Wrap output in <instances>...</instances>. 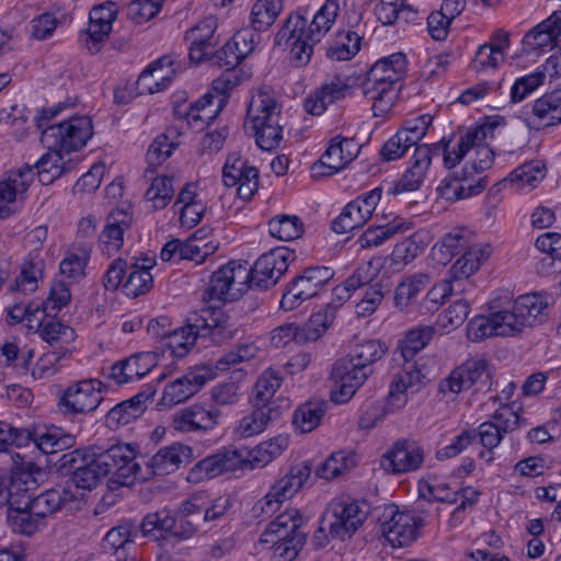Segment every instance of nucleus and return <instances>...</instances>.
<instances>
[{
	"label": "nucleus",
	"instance_id": "nucleus-1",
	"mask_svg": "<svg viewBox=\"0 0 561 561\" xmlns=\"http://www.w3.org/2000/svg\"><path fill=\"white\" fill-rule=\"evenodd\" d=\"M339 12V0H325L310 23L299 12L290 13L275 36V44L290 42V60L304 67L310 62L313 46L330 31Z\"/></svg>",
	"mask_w": 561,
	"mask_h": 561
},
{
	"label": "nucleus",
	"instance_id": "nucleus-2",
	"mask_svg": "<svg viewBox=\"0 0 561 561\" xmlns=\"http://www.w3.org/2000/svg\"><path fill=\"white\" fill-rule=\"evenodd\" d=\"M236 331L230 316L219 307H208L191 312L186 317L185 325L173 329L162 344L172 357L182 358L198 337H208L214 343L221 344L230 341Z\"/></svg>",
	"mask_w": 561,
	"mask_h": 561
},
{
	"label": "nucleus",
	"instance_id": "nucleus-3",
	"mask_svg": "<svg viewBox=\"0 0 561 561\" xmlns=\"http://www.w3.org/2000/svg\"><path fill=\"white\" fill-rule=\"evenodd\" d=\"M407 57L396 53L376 61L367 73L363 93L373 102L374 116H383L392 107L407 73Z\"/></svg>",
	"mask_w": 561,
	"mask_h": 561
},
{
	"label": "nucleus",
	"instance_id": "nucleus-4",
	"mask_svg": "<svg viewBox=\"0 0 561 561\" xmlns=\"http://www.w3.org/2000/svg\"><path fill=\"white\" fill-rule=\"evenodd\" d=\"M59 103L49 108H43L35 118L42 129L41 141L45 147H59L67 153L82 148L92 136V123L87 116H72L59 124L48 125L64 108Z\"/></svg>",
	"mask_w": 561,
	"mask_h": 561
},
{
	"label": "nucleus",
	"instance_id": "nucleus-5",
	"mask_svg": "<svg viewBox=\"0 0 561 561\" xmlns=\"http://www.w3.org/2000/svg\"><path fill=\"white\" fill-rule=\"evenodd\" d=\"M504 123L505 119L499 116L467 130L460 136L457 148L453 150H449L450 139L448 141L444 140L443 154L445 167L447 169L455 168L471 149H476V158L470 165V170L482 172L489 169L493 163L494 152L488 145H484V142L488 137L493 138L495 128L504 125Z\"/></svg>",
	"mask_w": 561,
	"mask_h": 561
},
{
	"label": "nucleus",
	"instance_id": "nucleus-6",
	"mask_svg": "<svg viewBox=\"0 0 561 561\" xmlns=\"http://www.w3.org/2000/svg\"><path fill=\"white\" fill-rule=\"evenodd\" d=\"M282 106L268 91L252 98L247 116L252 123L256 145L266 151L276 149L283 139Z\"/></svg>",
	"mask_w": 561,
	"mask_h": 561
},
{
	"label": "nucleus",
	"instance_id": "nucleus-7",
	"mask_svg": "<svg viewBox=\"0 0 561 561\" xmlns=\"http://www.w3.org/2000/svg\"><path fill=\"white\" fill-rule=\"evenodd\" d=\"M304 517L296 508H290L279 514L272 520L265 531L264 536L273 537L266 538L265 541H273L275 550L278 552L282 561H293L304 547L307 534L301 530Z\"/></svg>",
	"mask_w": 561,
	"mask_h": 561
},
{
	"label": "nucleus",
	"instance_id": "nucleus-8",
	"mask_svg": "<svg viewBox=\"0 0 561 561\" xmlns=\"http://www.w3.org/2000/svg\"><path fill=\"white\" fill-rule=\"evenodd\" d=\"M99 459V468L105 473L113 474V481L123 486L133 485L136 481L148 480V474H142V468L136 461V451L128 444H115L111 447L95 451Z\"/></svg>",
	"mask_w": 561,
	"mask_h": 561
},
{
	"label": "nucleus",
	"instance_id": "nucleus-9",
	"mask_svg": "<svg viewBox=\"0 0 561 561\" xmlns=\"http://www.w3.org/2000/svg\"><path fill=\"white\" fill-rule=\"evenodd\" d=\"M503 308L513 336L527 328L545 323L549 318L550 297L538 293L522 295Z\"/></svg>",
	"mask_w": 561,
	"mask_h": 561
},
{
	"label": "nucleus",
	"instance_id": "nucleus-10",
	"mask_svg": "<svg viewBox=\"0 0 561 561\" xmlns=\"http://www.w3.org/2000/svg\"><path fill=\"white\" fill-rule=\"evenodd\" d=\"M333 276V270L328 266L305 268L287 285L280 299V308L286 311L296 309L304 301L316 297Z\"/></svg>",
	"mask_w": 561,
	"mask_h": 561
},
{
	"label": "nucleus",
	"instance_id": "nucleus-11",
	"mask_svg": "<svg viewBox=\"0 0 561 561\" xmlns=\"http://www.w3.org/2000/svg\"><path fill=\"white\" fill-rule=\"evenodd\" d=\"M370 506L366 501L339 502L331 506L322 517L328 524L332 539L350 538L366 520Z\"/></svg>",
	"mask_w": 561,
	"mask_h": 561
},
{
	"label": "nucleus",
	"instance_id": "nucleus-12",
	"mask_svg": "<svg viewBox=\"0 0 561 561\" xmlns=\"http://www.w3.org/2000/svg\"><path fill=\"white\" fill-rule=\"evenodd\" d=\"M370 506L366 501L339 502L331 506L322 517L328 524L332 539L350 538L366 520Z\"/></svg>",
	"mask_w": 561,
	"mask_h": 561
},
{
	"label": "nucleus",
	"instance_id": "nucleus-13",
	"mask_svg": "<svg viewBox=\"0 0 561 561\" xmlns=\"http://www.w3.org/2000/svg\"><path fill=\"white\" fill-rule=\"evenodd\" d=\"M103 383L98 379H85L67 387L59 397L58 408L65 415L88 414L103 401Z\"/></svg>",
	"mask_w": 561,
	"mask_h": 561
},
{
	"label": "nucleus",
	"instance_id": "nucleus-14",
	"mask_svg": "<svg viewBox=\"0 0 561 561\" xmlns=\"http://www.w3.org/2000/svg\"><path fill=\"white\" fill-rule=\"evenodd\" d=\"M424 524V519L415 513L400 512L392 505L383 512L381 531L393 548H401L411 545L417 538L419 530Z\"/></svg>",
	"mask_w": 561,
	"mask_h": 561
},
{
	"label": "nucleus",
	"instance_id": "nucleus-15",
	"mask_svg": "<svg viewBox=\"0 0 561 561\" xmlns=\"http://www.w3.org/2000/svg\"><path fill=\"white\" fill-rule=\"evenodd\" d=\"M296 260L295 251L278 247L262 254L252 268V288L266 290L273 287Z\"/></svg>",
	"mask_w": 561,
	"mask_h": 561
},
{
	"label": "nucleus",
	"instance_id": "nucleus-16",
	"mask_svg": "<svg viewBox=\"0 0 561 561\" xmlns=\"http://www.w3.org/2000/svg\"><path fill=\"white\" fill-rule=\"evenodd\" d=\"M373 373L374 368L362 369L346 358L336 360L331 370V400L337 404L348 402Z\"/></svg>",
	"mask_w": 561,
	"mask_h": 561
},
{
	"label": "nucleus",
	"instance_id": "nucleus-17",
	"mask_svg": "<svg viewBox=\"0 0 561 561\" xmlns=\"http://www.w3.org/2000/svg\"><path fill=\"white\" fill-rule=\"evenodd\" d=\"M424 461V449L408 438L396 440L382 455L380 465L389 473L402 474L417 470Z\"/></svg>",
	"mask_w": 561,
	"mask_h": 561
},
{
	"label": "nucleus",
	"instance_id": "nucleus-18",
	"mask_svg": "<svg viewBox=\"0 0 561 561\" xmlns=\"http://www.w3.org/2000/svg\"><path fill=\"white\" fill-rule=\"evenodd\" d=\"M242 468V457L238 448L228 447L197 461L188 471L187 481L198 483L214 479L225 472Z\"/></svg>",
	"mask_w": 561,
	"mask_h": 561
},
{
	"label": "nucleus",
	"instance_id": "nucleus-19",
	"mask_svg": "<svg viewBox=\"0 0 561 561\" xmlns=\"http://www.w3.org/2000/svg\"><path fill=\"white\" fill-rule=\"evenodd\" d=\"M215 377L211 368L199 366L165 385L161 398L164 405H175L188 400Z\"/></svg>",
	"mask_w": 561,
	"mask_h": 561
},
{
	"label": "nucleus",
	"instance_id": "nucleus-20",
	"mask_svg": "<svg viewBox=\"0 0 561 561\" xmlns=\"http://www.w3.org/2000/svg\"><path fill=\"white\" fill-rule=\"evenodd\" d=\"M444 139L432 146L422 144L416 146L412 157L411 165L402 174L401 179L394 184L391 193L397 195L403 192H413L420 188L425 180L426 173L432 163L434 154H439L443 151Z\"/></svg>",
	"mask_w": 561,
	"mask_h": 561
},
{
	"label": "nucleus",
	"instance_id": "nucleus-21",
	"mask_svg": "<svg viewBox=\"0 0 561 561\" xmlns=\"http://www.w3.org/2000/svg\"><path fill=\"white\" fill-rule=\"evenodd\" d=\"M222 181L228 187L238 185V196L250 201L259 187V170L241 157L230 154L222 168Z\"/></svg>",
	"mask_w": 561,
	"mask_h": 561
},
{
	"label": "nucleus",
	"instance_id": "nucleus-22",
	"mask_svg": "<svg viewBox=\"0 0 561 561\" xmlns=\"http://www.w3.org/2000/svg\"><path fill=\"white\" fill-rule=\"evenodd\" d=\"M523 121L534 130H541L561 124V91L545 93L535 100L530 110L523 112Z\"/></svg>",
	"mask_w": 561,
	"mask_h": 561
},
{
	"label": "nucleus",
	"instance_id": "nucleus-23",
	"mask_svg": "<svg viewBox=\"0 0 561 561\" xmlns=\"http://www.w3.org/2000/svg\"><path fill=\"white\" fill-rule=\"evenodd\" d=\"M194 458L192 447L174 443L160 448L153 456L146 461V468L142 474H148V480L153 476H164L178 470L181 465L191 462Z\"/></svg>",
	"mask_w": 561,
	"mask_h": 561
},
{
	"label": "nucleus",
	"instance_id": "nucleus-24",
	"mask_svg": "<svg viewBox=\"0 0 561 561\" xmlns=\"http://www.w3.org/2000/svg\"><path fill=\"white\" fill-rule=\"evenodd\" d=\"M490 309L489 316H477L469 321L467 335L470 341L479 342L492 336H513L502 305L493 300Z\"/></svg>",
	"mask_w": 561,
	"mask_h": 561
},
{
	"label": "nucleus",
	"instance_id": "nucleus-25",
	"mask_svg": "<svg viewBox=\"0 0 561 561\" xmlns=\"http://www.w3.org/2000/svg\"><path fill=\"white\" fill-rule=\"evenodd\" d=\"M409 389L401 374H396L389 386L386 403L370 404L359 419L360 425L365 427L375 426V424L382 421L387 414L403 408L408 402L407 391Z\"/></svg>",
	"mask_w": 561,
	"mask_h": 561
},
{
	"label": "nucleus",
	"instance_id": "nucleus-26",
	"mask_svg": "<svg viewBox=\"0 0 561 561\" xmlns=\"http://www.w3.org/2000/svg\"><path fill=\"white\" fill-rule=\"evenodd\" d=\"M25 428L30 434L26 438V446L32 442L37 449L46 455H54L76 445V436L57 426L41 424Z\"/></svg>",
	"mask_w": 561,
	"mask_h": 561
},
{
	"label": "nucleus",
	"instance_id": "nucleus-27",
	"mask_svg": "<svg viewBox=\"0 0 561 561\" xmlns=\"http://www.w3.org/2000/svg\"><path fill=\"white\" fill-rule=\"evenodd\" d=\"M359 146L354 138H345L341 136L334 137L325 152L322 154L318 163H314L312 171L327 168V172H320V175H331L343 169L358 153Z\"/></svg>",
	"mask_w": 561,
	"mask_h": 561
},
{
	"label": "nucleus",
	"instance_id": "nucleus-28",
	"mask_svg": "<svg viewBox=\"0 0 561 561\" xmlns=\"http://www.w3.org/2000/svg\"><path fill=\"white\" fill-rule=\"evenodd\" d=\"M220 417L218 409H205L202 405L194 404L178 411L172 419V426L181 433L207 432L213 430Z\"/></svg>",
	"mask_w": 561,
	"mask_h": 561
},
{
	"label": "nucleus",
	"instance_id": "nucleus-29",
	"mask_svg": "<svg viewBox=\"0 0 561 561\" xmlns=\"http://www.w3.org/2000/svg\"><path fill=\"white\" fill-rule=\"evenodd\" d=\"M33 169L28 165L16 171L8 172L0 179V219L12 214L11 205L19 194H23L33 181Z\"/></svg>",
	"mask_w": 561,
	"mask_h": 561
},
{
	"label": "nucleus",
	"instance_id": "nucleus-30",
	"mask_svg": "<svg viewBox=\"0 0 561 561\" xmlns=\"http://www.w3.org/2000/svg\"><path fill=\"white\" fill-rule=\"evenodd\" d=\"M351 92V85L346 79L335 76L330 81L306 98L305 111L311 115H321L330 104L345 99Z\"/></svg>",
	"mask_w": 561,
	"mask_h": 561
},
{
	"label": "nucleus",
	"instance_id": "nucleus-31",
	"mask_svg": "<svg viewBox=\"0 0 561 561\" xmlns=\"http://www.w3.org/2000/svg\"><path fill=\"white\" fill-rule=\"evenodd\" d=\"M133 216L123 209L113 210L99 237L102 251L111 255L119 251L124 244V234L130 228Z\"/></svg>",
	"mask_w": 561,
	"mask_h": 561
},
{
	"label": "nucleus",
	"instance_id": "nucleus-32",
	"mask_svg": "<svg viewBox=\"0 0 561 561\" xmlns=\"http://www.w3.org/2000/svg\"><path fill=\"white\" fill-rule=\"evenodd\" d=\"M470 173L468 167H465L460 175L445 178L438 186L442 197L447 201H460L480 194L488 183L482 178L477 181L470 180Z\"/></svg>",
	"mask_w": 561,
	"mask_h": 561
},
{
	"label": "nucleus",
	"instance_id": "nucleus-33",
	"mask_svg": "<svg viewBox=\"0 0 561 561\" xmlns=\"http://www.w3.org/2000/svg\"><path fill=\"white\" fill-rule=\"evenodd\" d=\"M173 64L172 58L169 56H162L152 61L140 73L137 81L138 87L150 94L165 90L173 79Z\"/></svg>",
	"mask_w": 561,
	"mask_h": 561
},
{
	"label": "nucleus",
	"instance_id": "nucleus-34",
	"mask_svg": "<svg viewBox=\"0 0 561 561\" xmlns=\"http://www.w3.org/2000/svg\"><path fill=\"white\" fill-rule=\"evenodd\" d=\"M289 408L290 402L285 401L280 404H272L270 409L253 407V411L241 419L238 431L243 437L259 434L263 432L270 423L279 420Z\"/></svg>",
	"mask_w": 561,
	"mask_h": 561
},
{
	"label": "nucleus",
	"instance_id": "nucleus-35",
	"mask_svg": "<svg viewBox=\"0 0 561 561\" xmlns=\"http://www.w3.org/2000/svg\"><path fill=\"white\" fill-rule=\"evenodd\" d=\"M151 397L152 393L139 392L130 399L117 403L106 413V426L111 430H117L137 420L145 412L146 402Z\"/></svg>",
	"mask_w": 561,
	"mask_h": 561
},
{
	"label": "nucleus",
	"instance_id": "nucleus-36",
	"mask_svg": "<svg viewBox=\"0 0 561 561\" xmlns=\"http://www.w3.org/2000/svg\"><path fill=\"white\" fill-rule=\"evenodd\" d=\"M282 382L283 377L279 371L273 368L264 370L253 387L251 397L252 405L270 409L272 404H280L283 401L289 402L287 398H275V393L280 388Z\"/></svg>",
	"mask_w": 561,
	"mask_h": 561
},
{
	"label": "nucleus",
	"instance_id": "nucleus-37",
	"mask_svg": "<svg viewBox=\"0 0 561 561\" xmlns=\"http://www.w3.org/2000/svg\"><path fill=\"white\" fill-rule=\"evenodd\" d=\"M288 437L278 435L256 445L252 449L240 448L238 453L242 457V467L262 468L278 457L288 447Z\"/></svg>",
	"mask_w": 561,
	"mask_h": 561
},
{
	"label": "nucleus",
	"instance_id": "nucleus-38",
	"mask_svg": "<svg viewBox=\"0 0 561 561\" xmlns=\"http://www.w3.org/2000/svg\"><path fill=\"white\" fill-rule=\"evenodd\" d=\"M561 35V12H553L548 19L536 25L523 38L527 50L553 47Z\"/></svg>",
	"mask_w": 561,
	"mask_h": 561
},
{
	"label": "nucleus",
	"instance_id": "nucleus-39",
	"mask_svg": "<svg viewBox=\"0 0 561 561\" xmlns=\"http://www.w3.org/2000/svg\"><path fill=\"white\" fill-rule=\"evenodd\" d=\"M37 331L43 341L49 344L51 350H70L77 334L75 329L61 322L55 317L37 320Z\"/></svg>",
	"mask_w": 561,
	"mask_h": 561
},
{
	"label": "nucleus",
	"instance_id": "nucleus-40",
	"mask_svg": "<svg viewBox=\"0 0 561 561\" xmlns=\"http://www.w3.org/2000/svg\"><path fill=\"white\" fill-rule=\"evenodd\" d=\"M253 50V34L241 31L234 34L231 41L218 49L214 57L218 65L229 68H237L245 56Z\"/></svg>",
	"mask_w": 561,
	"mask_h": 561
},
{
	"label": "nucleus",
	"instance_id": "nucleus-41",
	"mask_svg": "<svg viewBox=\"0 0 561 561\" xmlns=\"http://www.w3.org/2000/svg\"><path fill=\"white\" fill-rule=\"evenodd\" d=\"M311 474V467L308 463H299L280 479L275 481L270 490V496L279 500L282 503L291 499Z\"/></svg>",
	"mask_w": 561,
	"mask_h": 561
},
{
	"label": "nucleus",
	"instance_id": "nucleus-42",
	"mask_svg": "<svg viewBox=\"0 0 561 561\" xmlns=\"http://www.w3.org/2000/svg\"><path fill=\"white\" fill-rule=\"evenodd\" d=\"M135 534L136 527L133 524H119L107 531L102 548L105 552L113 553L117 561H136L135 559L128 560V552L134 547Z\"/></svg>",
	"mask_w": 561,
	"mask_h": 561
},
{
	"label": "nucleus",
	"instance_id": "nucleus-43",
	"mask_svg": "<svg viewBox=\"0 0 561 561\" xmlns=\"http://www.w3.org/2000/svg\"><path fill=\"white\" fill-rule=\"evenodd\" d=\"M117 12L116 3L111 1L92 8L89 14L90 22L88 33L94 45L103 42L108 36Z\"/></svg>",
	"mask_w": 561,
	"mask_h": 561
},
{
	"label": "nucleus",
	"instance_id": "nucleus-44",
	"mask_svg": "<svg viewBox=\"0 0 561 561\" xmlns=\"http://www.w3.org/2000/svg\"><path fill=\"white\" fill-rule=\"evenodd\" d=\"M490 254L491 249L489 245L469 247L451 266V277L454 280L468 278L480 268L481 264L490 257Z\"/></svg>",
	"mask_w": 561,
	"mask_h": 561
},
{
	"label": "nucleus",
	"instance_id": "nucleus-45",
	"mask_svg": "<svg viewBox=\"0 0 561 561\" xmlns=\"http://www.w3.org/2000/svg\"><path fill=\"white\" fill-rule=\"evenodd\" d=\"M7 518L13 533L25 536H32L46 526L37 515L33 514L27 503L8 507Z\"/></svg>",
	"mask_w": 561,
	"mask_h": 561
},
{
	"label": "nucleus",
	"instance_id": "nucleus-46",
	"mask_svg": "<svg viewBox=\"0 0 561 561\" xmlns=\"http://www.w3.org/2000/svg\"><path fill=\"white\" fill-rule=\"evenodd\" d=\"M408 229H410V225L403 218L396 216L386 224L369 227L359 237L358 243L360 248L378 247L394 234L404 232Z\"/></svg>",
	"mask_w": 561,
	"mask_h": 561
},
{
	"label": "nucleus",
	"instance_id": "nucleus-47",
	"mask_svg": "<svg viewBox=\"0 0 561 561\" xmlns=\"http://www.w3.org/2000/svg\"><path fill=\"white\" fill-rule=\"evenodd\" d=\"M142 262V264L135 263L129 267L127 279L123 284L127 296L136 298L152 288L153 277L149 272L152 262L150 259H144Z\"/></svg>",
	"mask_w": 561,
	"mask_h": 561
},
{
	"label": "nucleus",
	"instance_id": "nucleus-48",
	"mask_svg": "<svg viewBox=\"0 0 561 561\" xmlns=\"http://www.w3.org/2000/svg\"><path fill=\"white\" fill-rule=\"evenodd\" d=\"M333 318L331 305L323 311L313 313L307 322L298 325L297 343L306 344L319 340L331 325Z\"/></svg>",
	"mask_w": 561,
	"mask_h": 561
},
{
	"label": "nucleus",
	"instance_id": "nucleus-49",
	"mask_svg": "<svg viewBox=\"0 0 561 561\" xmlns=\"http://www.w3.org/2000/svg\"><path fill=\"white\" fill-rule=\"evenodd\" d=\"M44 271V261L38 254L30 253L28 259L21 266L20 275L9 286L10 291L32 293L36 289L37 279Z\"/></svg>",
	"mask_w": 561,
	"mask_h": 561
},
{
	"label": "nucleus",
	"instance_id": "nucleus-50",
	"mask_svg": "<svg viewBox=\"0 0 561 561\" xmlns=\"http://www.w3.org/2000/svg\"><path fill=\"white\" fill-rule=\"evenodd\" d=\"M388 347L379 340H366L357 343L351 350L347 360L359 368H373V365L381 359Z\"/></svg>",
	"mask_w": 561,
	"mask_h": 561
},
{
	"label": "nucleus",
	"instance_id": "nucleus-51",
	"mask_svg": "<svg viewBox=\"0 0 561 561\" xmlns=\"http://www.w3.org/2000/svg\"><path fill=\"white\" fill-rule=\"evenodd\" d=\"M283 11V0H256L251 9V26L256 32L267 31Z\"/></svg>",
	"mask_w": 561,
	"mask_h": 561
},
{
	"label": "nucleus",
	"instance_id": "nucleus-52",
	"mask_svg": "<svg viewBox=\"0 0 561 561\" xmlns=\"http://www.w3.org/2000/svg\"><path fill=\"white\" fill-rule=\"evenodd\" d=\"M90 260V251L78 245L69 250L61 260L60 273L71 283H78L85 277V267Z\"/></svg>",
	"mask_w": 561,
	"mask_h": 561
},
{
	"label": "nucleus",
	"instance_id": "nucleus-53",
	"mask_svg": "<svg viewBox=\"0 0 561 561\" xmlns=\"http://www.w3.org/2000/svg\"><path fill=\"white\" fill-rule=\"evenodd\" d=\"M428 284L430 277L425 273H417L405 277L396 288V306L402 310L409 308Z\"/></svg>",
	"mask_w": 561,
	"mask_h": 561
},
{
	"label": "nucleus",
	"instance_id": "nucleus-54",
	"mask_svg": "<svg viewBox=\"0 0 561 561\" xmlns=\"http://www.w3.org/2000/svg\"><path fill=\"white\" fill-rule=\"evenodd\" d=\"M325 411L324 401L306 402L295 411L293 425L300 433H310L320 424Z\"/></svg>",
	"mask_w": 561,
	"mask_h": 561
},
{
	"label": "nucleus",
	"instance_id": "nucleus-55",
	"mask_svg": "<svg viewBox=\"0 0 561 561\" xmlns=\"http://www.w3.org/2000/svg\"><path fill=\"white\" fill-rule=\"evenodd\" d=\"M67 501L65 490L49 489L38 495H34L33 500H27V505L33 510V514L37 515L45 524L47 517L56 513Z\"/></svg>",
	"mask_w": 561,
	"mask_h": 561
},
{
	"label": "nucleus",
	"instance_id": "nucleus-56",
	"mask_svg": "<svg viewBox=\"0 0 561 561\" xmlns=\"http://www.w3.org/2000/svg\"><path fill=\"white\" fill-rule=\"evenodd\" d=\"M48 151L35 163L39 181L49 184L65 172L64 157L59 147H47Z\"/></svg>",
	"mask_w": 561,
	"mask_h": 561
},
{
	"label": "nucleus",
	"instance_id": "nucleus-57",
	"mask_svg": "<svg viewBox=\"0 0 561 561\" xmlns=\"http://www.w3.org/2000/svg\"><path fill=\"white\" fill-rule=\"evenodd\" d=\"M13 466L8 478L21 482L26 489L35 491L38 488L39 480L44 476V471L33 461H23L19 454L11 455Z\"/></svg>",
	"mask_w": 561,
	"mask_h": 561
},
{
	"label": "nucleus",
	"instance_id": "nucleus-58",
	"mask_svg": "<svg viewBox=\"0 0 561 561\" xmlns=\"http://www.w3.org/2000/svg\"><path fill=\"white\" fill-rule=\"evenodd\" d=\"M268 231L271 236L283 240L290 241L302 236L304 224L296 215H278L268 221Z\"/></svg>",
	"mask_w": 561,
	"mask_h": 561
},
{
	"label": "nucleus",
	"instance_id": "nucleus-59",
	"mask_svg": "<svg viewBox=\"0 0 561 561\" xmlns=\"http://www.w3.org/2000/svg\"><path fill=\"white\" fill-rule=\"evenodd\" d=\"M433 329L431 327L410 330L400 342V354L404 362H410L417 352L422 351L431 341Z\"/></svg>",
	"mask_w": 561,
	"mask_h": 561
},
{
	"label": "nucleus",
	"instance_id": "nucleus-60",
	"mask_svg": "<svg viewBox=\"0 0 561 561\" xmlns=\"http://www.w3.org/2000/svg\"><path fill=\"white\" fill-rule=\"evenodd\" d=\"M367 221L368 218L362 213L360 207L350 202L332 221L331 227L336 233H346L362 228Z\"/></svg>",
	"mask_w": 561,
	"mask_h": 561
},
{
	"label": "nucleus",
	"instance_id": "nucleus-61",
	"mask_svg": "<svg viewBox=\"0 0 561 561\" xmlns=\"http://www.w3.org/2000/svg\"><path fill=\"white\" fill-rule=\"evenodd\" d=\"M389 291V285L382 284V280L370 284L360 301L356 305V314L363 318L371 316Z\"/></svg>",
	"mask_w": 561,
	"mask_h": 561
},
{
	"label": "nucleus",
	"instance_id": "nucleus-62",
	"mask_svg": "<svg viewBox=\"0 0 561 561\" xmlns=\"http://www.w3.org/2000/svg\"><path fill=\"white\" fill-rule=\"evenodd\" d=\"M227 273L225 265L213 273L209 285L204 293L205 299L226 301L236 298Z\"/></svg>",
	"mask_w": 561,
	"mask_h": 561
},
{
	"label": "nucleus",
	"instance_id": "nucleus-63",
	"mask_svg": "<svg viewBox=\"0 0 561 561\" xmlns=\"http://www.w3.org/2000/svg\"><path fill=\"white\" fill-rule=\"evenodd\" d=\"M173 514L168 510L149 513L141 522L144 536H153L154 538H164L171 529Z\"/></svg>",
	"mask_w": 561,
	"mask_h": 561
},
{
	"label": "nucleus",
	"instance_id": "nucleus-64",
	"mask_svg": "<svg viewBox=\"0 0 561 561\" xmlns=\"http://www.w3.org/2000/svg\"><path fill=\"white\" fill-rule=\"evenodd\" d=\"M173 195V178L167 175L157 176L146 192L147 199L153 203L156 209L164 208Z\"/></svg>",
	"mask_w": 561,
	"mask_h": 561
}]
</instances>
